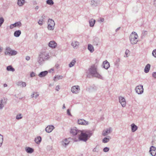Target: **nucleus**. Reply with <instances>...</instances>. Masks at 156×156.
<instances>
[{
    "instance_id": "f257e3e1",
    "label": "nucleus",
    "mask_w": 156,
    "mask_h": 156,
    "mask_svg": "<svg viewBox=\"0 0 156 156\" xmlns=\"http://www.w3.org/2000/svg\"><path fill=\"white\" fill-rule=\"evenodd\" d=\"M80 134L79 135V139L80 141L86 142L92 135V132L89 130L80 131Z\"/></svg>"
},
{
    "instance_id": "f03ea898",
    "label": "nucleus",
    "mask_w": 156,
    "mask_h": 156,
    "mask_svg": "<svg viewBox=\"0 0 156 156\" xmlns=\"http://www.w3.org/2000/svg\"><path fill=\"white\" fill-rule=\"evenodd\" d=\"M88 71L89 73L92 76L100 79L104 80V78L103 76L98 72L97 66L95 65L91 66L89 69Z\"/></svg>"
},
{
    "instance_id": "7ed1b4c3",
    "label": "nucleus",
    "mask_w": 156,
    "mask_h": 156,
    "mask_svg": "<svg viewBox=\"0 0 156 156\" xmlns=\"http://www.w3.org/2000/svg\"><path fill=\"white\" fill-rule=\"evenodd\" d=\"M49 53L46 51H42L39 54L38 59V62L40 64H42L44 62L48 60L50 58Z\"/></svg>"
},
{
    "instance_id": "20e7f679",
    "label": "nucleus",
    "mask_w": 156,
    "mask_h": 156,
    "mask_svg": "<svg viewBox=\"0 0 156 156\" xmlns=\"http://www.w3.org/2000/svg\"><path fill=\"white\" fill-rule=\"evenodd\" d=\"M138 36L135 32H133L129 37L130 42L132 44H135L138 41Z\"/></svg>"
},
{
    "instance_id": "39448f33",
    "label": "nucleus",
    "mask_w": 156,
    "mask_h": 156,
    "mask_svg": "<svg viewBox=\"0 0 156 156\" xmlns=\"http://www.w3.org/2000/svg\"><path fill=\"white\" fill-rule=\"evenodd\" d=\"M47 28L49 30L53 31L55 28V23L52 19H49L48 21Z\"/></svg>"
},
{
    "instance_id": "423d86ee",
    "label": "nucleus",
    "mask_w": 156,
    "mask_h": 156,
    "mask_svg": "<svg viewBox=\"0 0 156 156\" xmlns=\"http://www.w3.org/2000/svg\"><path fill=\"white\" fill-rule=\"evenodd\" d=\"M5 55H14L17 54V52L15 50H12L9 47H6L5 51Z\"/></svg>"
},
{
    "instance_id": "0eeeda50",
    "label": "nucleus",
    "mask_w": 156,
    "mask_h": 156,
    "mask_svg": "<svg viewBox=\"0 0 156 156\" xmlns=\"http://www.w3.org/2000/svg\"><path fill=\"white\" fill-rule=\"evenodd\" d=\"M71 140V138L70 137L63 139L60 142L61 145L63 147H66L69 144Z\"/></svg>"
},
{
    "instance_id": "6e6552de",
    "label": "nucleus",
    "mask_w": 156,
    "mask_h": 156,
    "mask_svg": "<svg viewBox=\"0 0 156 156\" xmlns=\"http://www.w3.org/2000/svg\"><path fill=\"white\" fill-rule=\"evenodd\" d=\"M71 90L73 94H77L80 92V87L78 85L73 86L71 88Z\"/></svg>"
},
{
    "instance_id": "1a4fd4ad",
    "label": "nucleus",
    "mask_w": 156,
    "mask_h": 156,
    "mask_svg": "<svg viewBox=\"0 0 156 156\" xmlns=\"http://www.w3.org/2000/svg\"><path fill=\"white\" fill-rule=\"evenodd\" d=\"M135 91L138 94H141L144 92L143 86L139 85L136 86L135 88Z\"/></svg>"
},
{
    "instance_id": "9d476101",
    "label": "nucleus",
    "mask_w": 156,
    "mask_h": 156,
    "mask_svg": "<svg viewBox=\"0 0 156 156\" xmlns=\"http://www.w3.org/2000/svg\"><path fill=\"white\" fill-rule=\"evenodd\" d=\"M119 101L123 108H124L126 106V99L124 97L119 96Z\"/></svg>"
},
{
    "instance_id": "9b49d317",
    "label": "nucleus",
    "mask_w": 156,
    "mask_h": 156,
    "mask_svg": "<svg viewBox=\"0 0 156 156\" xmlns=\"http://www.w3.org/2000/svg\"><path fill=\"white\" fill-rule=\"evenodd\" d=\"M101 0H91L90 5L93 7H96L100 5Z\"/></svg>"
},
{
    "instance_id": "f8f14e48",
    "label": "nucleus",
    "mask_w": 156,
    "mask_h": 156,
    "mask_svg": "<svg viewBox=\"0 0 156 156\" xmlns=\"http://www.w3.org/2000/svg\"><path fill=\"white\" fill-rule=\"evenodd\" d=\"M77 123L79 125L87 126L89 124L88 121L85 120L83 119H78Z\"/></svg>"
},
{
    "instance_id": "ddd939ff",
    "label": "nucleus",
    "mask_w": 156,
    "mask_h": 156,
    "mask_svg": "<svg viewBox=\"0 0 156 156\" xmlns=\"http://www.w3.org/2000/svg\"><path fill=\"white\" fill-rule=\"evenodd\" d=\"M70 133L73 135H76L80 133V131L77 129L76 127H74L71 128L70 130Z\"/></svg>"
},
{
    "instance_id": "4468645a",
    "label": "nucleus",
    "mask_w": 156,
    "mask_h": 156,
    "mask_svg": "<svg viewBox=\"0 0 156 156\" xmlns=\"http://www.w3.org/2000/svg\"><path fill=\"white\" fill-rule=\"evenodd\" d=\"M7 99L6 98H3L0 100V110L2 109L6 104Z\"/></svg>"
},
{
    "instance_id": "2eb2a0df",
    "label": "nucleus",
    "mask_w": 156,
    "mask_h": 156,
    "mask_svg": "<svg viewBox=\"0 0 156 156\" xmlns=\"http://www.w3.org/2000/svg\"><path fill=\"white\" fill-rule=\"evenodd\" d=\"M112 128H109L103 130L102 135L103 136H105L110 134L112 132Z\"/></svg>"
},
{
    "instance_id": "dca6fc26",
    "label": "nucleus",
    "mask_w": 156,
    "mask_h": 156,
    "mask_svg": "<svg viewBox=\"0 0 156 156\" xmlns=\"http://www.w3.org/2000/svg\"><path fill=\"white\" fill-rule=\"evenodd\" d=\"M57 43L54 41H51L48 44V46L49 47L52 49L55 48L57 46Z\"/></svg>"
},
{
    "instance_id": "f3484780",
    "label": "nucleus",
    "mask_w": 156,
    "mask_h": 156,
    "mask_svg": "<svg viewBox=\"0 0 156 156\" xmlns=\"http://www.w3.org/2000/svg\"><path fill=\"white\" fill-rule=\"evenodd\" d=\"M149 152L152 156H155L156 155V147L151 146L150 147Z\"/></svg>"
},
{
    "instance_id": "a211bd4d",
    "label": "nucleus",
    "mask_w": 156,
    "mask_h": 156,
    "mask_svg": "<svg viewBox=\"0 0 156 156\" xmlns=\"http://www.w3.org/2000/svg\"><path fill=\"white\" fill-rule=\"evenodd\" d=\"M54 128L55 127L53 125H48L45 128V131L48 133H50L53 130Z\"/></svg>"
},
{
    "instance_id": "6ab92c4d",
    "label": "nucleus",
    "mask_w": 156,
    "mask_h": 156,
    "mask_svg": "<svg viewBox=\"0 0 156 156\" xmlns=\"http://www.w3.org/2000/svg\"><path fill=\"white\" fill-rule=\"evenodd\" d=\"M79 45V42L76 41H73L71 44V45L74 49H77L78 48Z\"/></svg>"
},
{
    "instance_id": "aec40b11",
    "label": "nucleus",
    "mask_w": 156,
    "mask_h": 156,
    "mask_svg": "<svg viewBox=\"0 0 156 156\" xmlns=\"http://www.w3.org/2000/svg\"><path fill=\"white\" fill-rule=\"evenodd\" d=\"M130 126L131 128V131L132 132H135L138 129V126L134 123L131 124Z\"/></svg>"
},
{
    "instance_id": "412c9836",
    "label": "nucleus",
    "mask_w": 156,
    "mask_h": 156,
    "mask_svg": "<svg viewBox=\"0 0 156 156\" xmlns=\"http://www.w3.org/2000/svg\"><path fill=\"white\" fill-rule=\"evenodd\" d=\"M16 85L21 87H25L26 86V84L25 82L21 81H19L16 83Z\"/></svg>"
},
{
    "instance_id": "4be33fe9",
    "label": "nucleus",
    "mask_w": 156,
    "mask_h": 156,
    "mask_svg": "<svg viewBox=\"0 0 156 156\" xmlns=\"http://www.w3.org/2000/svg\"><path fill=\"white\" fill-rule=\"evenodd\" d=\"M39 96V93L37 92H33L32 93L30 96L32 98L37 99Z\"/></svg>"
},
{
    "instance_id": "5701e85b",
    "label": "nucleus",
    "mask_w": 156,
    "mask_h": 156,
    "mask_svg": "<svg viewBox=\"0 0 156 156\" xmlns=\"http://www.w3.org/2000/svg\"><path fill=\"white\" fill-rule=\"evenodd\" d=\"M103 66L105 69H107L110 67L109 63L107 60H105L103 62Z\"/></svg>"
},
{
    "instance_id": "b1692460",
    "label": "nucleus",
    "mask_w": 156,
    "mask_h": 156,
    "mask_svg": "<svg viewBox=\"0 0 156 156\" xmlns=\"http://www.w3.org/2000/svg\"><path fill=\"white\" fill-rule=\"evenodd\" d=\"M26 3L25 0H18L17 4L19 7L23 6Z\"/></svg>"
},
{
    "instance_id": "393cba45",
    "label": "nucleus",
    "mask_w": 156,
    "mask_h": 156,
    "mask_svg": "<svg viewBox=\"0 0 156 156\" xmlns=\"http://www.w3.org/2000/svg\"><path fill=\"white\" fill-rule=\"evenodd\" d=\"M111 137L109 136L105 137L102 140V142L104 143H106L108 142L111 139Z\"/></svg>"
},
{
    "instance_id": "a878e982",
    "label": "nucleus",
    "mask_w": 156,
    "mask_h": 156,
    "mask_svg": "<svg viewBox=\"0 0 156 156\" xmlns=\"http://www.w3.org/2000/svg\"><path fill=\"white\" fill-rule=\"evenodd\" d=\"M25 150L29 154H31L34 151V149L29 147H25Z\"/></svg>"
},
{
    "instance_id": "bb28decb",
    "label": "nucleus",
    "mask_w": 156,
    "mask_h": 156,
    "mask_svg": "<svg viewBox=\"0 0 156 156\" xmlns=\"http://www.w3.org/2000/svg\"><path fill=\"white\" fill-rule=\"evenodd\" d=\"M87 49L91 53L93 52L94 51V48L93 46L90 44H88Z\"/></svg>"
},
{
    "instance_id": "cd10ccee",
    "label": "nucleus",
    "mask_w": 156,
    "mask_h": 156,
    "mask_svg": "<svg viewBox=\"0 0 156 156\" xmlns=\"http://www.w3.org/2000/svg\"><path fill=\"white\" fill-rule=\"evenodd\" d=\"M151 68V65L149 64H147L145 66L144 69V72L146 73L149 72Z\"/></svg>"
},
{
    "instance_id": "c85d7f7f",
    "label": "nucleus",
    "mask_w": 156,
    "mask_h": 156,
    "mask_svg": "<svg viewBox=\"0 0 156 156\" xmlns=\"http://www.w3.org/2000/svg\"><path fill=\"white\" fill-rule=\"evenodd\" d=\"M48 72L47 71L42 72H41L38 75L40 77H43L47 75Z\"/></svg>"
},
{
    "instance_id": "c756f323",
    "label": "nucleus",
    "mask_w": 156,
    "mask_h": 156,
    "mask_svg": "<svg viewBox=\"0 0 156 156\" xmlns=\"http://www.w3.org/2000/svg\"><path fill=\"white\" fill-rule=\"evenodd\" d=\"M63 78V77L62 75H56L54 77L53 80L55 81H56L59 80H61Z\"/></svg>"
},
{
    "instance_id": "7c9ffc66",
    "label": "nucleus",
    "mask_w": 156,
    "mask_h": 156,
    "mask_svg": "<svg viewBox=\"0 0 156 156\" xmlns=\"http://www.w3.org/2000/svg\"><path fill=\"white\" fill-rule=\"evenodd\" d=\"M95 22L96 20H95L93 19H90L89 21V25L90 27H93L94 25Z\"/></svg>"
},
{
    "instance_id": "2f4dec72",
    "label": "nucleus",
    "mask_w": 156,
    "mask_h": 156,
    "mask_svg": "<svg viewBox=\"0 0 156 156\" xmlns=\"http://www.w3.org/2000/svg\"><path fill=\"white\" fill-rule=\"evenodd\" d=\"M41 140V138L40 136H37L35 138L34 141L36 143L39 144L40 143Z\"/></svg>"
},
{
    "instance_id": "473e14b6",
    "label": "nucleus",
    "mask_w": 156,
    "mask_h": 156,
    "mask_svg": "<svg viewBox=\"0 0 156 156\" xmlns=\"http://www.w3.org/2000/svg\"><path fill=\"white\" fill-rule=\"evenodd\" d=\"M76 62V58H74L70 63L69 65V67L70 68L73 67L74 66L75 63Z\"/></svg>"
},
{
    "instance_id": "72a5a7b5",
    "label": "nucleus",
    "mask_w": 156,
    "mask_h": 156,
    "mask_svg": "<svg viewBox=\"0 0 156 156\" xmlns=\"http://www.w3.org/2000/svg\"><path fill=\"white\" fill-rule=\"evenodd\" d=\"M21 34V31L20 30H18L15 31L14 33V35L16 37H18Z\"/></svg>"
},
{
    "instance_id": "f704fd0d",
    "label": "nucleus",
    "mask_w": 156,
    "mask_h": 156,
    "mask_svg": "<svg viewBox=\"0 0 156 156\" xmlns=\"http://www.w3.org/2000/svg\"><path fill=\"white\" fill-rule=\"evenodd\" d=\"M6 69L8 71L14 72L15 70V69L13 68L11 66H7Z\"/></svg>"
},
{
    "instance_id": "c9c22d12",
    "label": "nucleus",
    "mask_w": 156,
    "mask_h": 156,
    "mask_svg": "<svg viewBox=\"0 0 156 156\" xmlns=\"http://www.w3.org/2000/svg\"><path fill=\"white\" fill-rule=\"evenodd\" d=\"M99 43V38L98 37H95L93 40V43L95 45H98Z\"/></svg>"
},
{
    "instance_id": "e433bc0d",
    "label": "nucleus",
    "mask_w": 156,
    "mask_h": 156,
    "mask_svg": "<svg viewBox=\"0 0 156 156\" xmlns=\"http://www.w3.org/2000/svg\"><path fill=\"white\" fill-rule=\"evenodd\" d=\"M130 54V51L129 50L126 49L125 52V55L124 57H125L127 58L129 55Z\"/></svg>"
},
{
    "instance_id": "4c0bfd02",
    "label": "nucleus",
    "mask_w": 156,
    "mask_h": 156,
    "mask_svg": "<svg viewBox=\"0 0 156 156\" xmlns=\"http://www.w3.org/2000/svg\"><path fill=\"white\" fill-rule=\"evenodd\" d=\"M4 21V20L3 17L0 14V28Z\"/></svg>"
},
{
    "instance_id": "58836bf2",
    "label": "nucleus",
    "mask_w": 156,
    "mask_h": 156,
    "mask_svg": "<svg viewBox=\"0 0 156 156\" xmlns=\"http://www.w3.org/2000/svg\"><path fill=\"white\" fill-rule=\"evenodd\" d=\"M15 23L16 27L19 28L21 27L22 26V23L20 21L16 22Z\"/></svg>"
},
{
    "instance_id": "ea45409f",
    "label": "nucleus",
    "mask_w": 156,
    "mask_h": 156,
    "mask_svg": "<svg viewBox=\"0 0 156 156\" xmlns=\"http://www.w3.org/2000/svg\"><path fill=\"white\" fill-rule=\"evenodd\" d=\"M23 117V115L22 114H18L16 116V119L17 120H19L22 118Z\"/></svg>"
},
{
    "instance_id": "a19ab883",
    "label": "nucleus",
    "mask_w": 156,
    "mask_h": 156,
    "mask_svg": "<svg viewBox=\"0 0 156 156\" xmlns=\"http://www.w3.org/2000/svg\"><path fill=\"white\" fill-rule=\"evenodd\" d=\"M3 141V135L0 134V147H1Z\"/></svg>"
},
{
    "instance_id": "79ce46f5",
    "label": "nucleus",
    "mask_w": 156,
    "mask_h": 156,
    "mask_svg": "<svg viewBox=\"0 0 156 156\" xmlns=\"http://www.w3.org/2000/svg\"><path fill=\"white\" fill-rule=\"evenodd\" d=\"M46 3L49 5H52L54 4V2L52 0H47Z\"/></svg>"
},
{
    "instance_id": "37998d69",
    "label": "nucleus",
    "mask_w": 156,
    "mask_h": 156,
    "mask_svg": "<svg viewBox=\"0 0 156 156\" xmlns=\"http://www.w3.org/2000/svg\"><path fill=\"white\" fill-rule=\"evenodd\" d=\"M152 56L155 58H156V49H154L152 52Z\"/></svg>"
},
{
    "instance_id": "c03bdc74",
    "label": "nucleus",
    "mask_w": 156,
    "mask_h": 156,
    "mask_svg": "<svg viewBox=\"0 0 156 156\" xmlns=\"http://www.w3.org/2000/svg\"><path fill=\"white\" fill-rule=\"evenodd\" d=\"M38 23L40 26H42L44 23V21L42 20H39V21L38 22Z\"/></svg>"
},
{
    "instance_id": "a18cd8bd",
    "label": "nucleus",
    "mask_w": 156,
    "mask_h": 156,
    "mask_svg": "<svg viewBox=\"0 0 156 156\" xmlns=\"http://www.w3.org/2000/svg\"><path fill=\"white\" fill-rule=\"evenodd\" d=\"M16 27V25L15 24V23L11 24L9 26V28H10V29H12L14 27Z\"/></svg>"
},
{
    "instance_id": "49530a36",
    "label": "nucleus",
    "mask_w": 156,
    "mask_h": 156,
    "mask_svg": "<svg viewBox=\"0 0 156 156\" xmlns=\"http://www.w3.org/2000/svg\"><path fill=\"white\" fill-rule=\"evenodd\" d=\"M109 148L108 147H105L104 148L103 151L105 152H107L109 151Z\"/></svg>"
},
{
    "instance_id": "de8ad7c7",
    "label": "nucleus",
    "mask_w": 156,
    "mask_h": 156,
    "mask_svg": "<svg viewBox=\"0 0 156 156\" xmlns=\"http://www.w3.org/2000/svg\"><path fill=\"white\" fill-rule=\"evenodd\" d=\"M73 139V141L74 142H78L80 141V140L79 139V136H78V139L74 138L73 139Z\"/></svg>"
},
{
    "instance_id": "09e8293b",
    "label": "nucleus",
    "mask_w": 156,
    "mask_h": 156,
    "mask_svg": "<svg viewBox=\"0 0 156 156\" xmlns=\"http://www.w3.org/2000/svg\"><path fill=\"white\" fill-rule=\"evenodd\" d=\"M93 151L94 152H98V148L97 146H96L93 150Z\"/></svg>"
},
{
    "instance_id": "8fccbe9b",
    "label": "nucleus",
    "mask_w": 156,
    "mask_h": 156,
    "mask_svg": "<svg viewBox=\"0 0 156 156\" xmlns=\"http://www.w3.org/2000/svg\"><path fill=\"white\" fill-rule=\"evenodd\" d=\"M70 110L69 109H68L67 110V114L69 116H72V115L70 112Z\"/></svg>"
},
{
    "instance_id": "3c124183",
    "label": "nucleus",
    "mask_w": 156,
    "mask_h": 156,
    "mask_svg": "<svg viewBox=\"0 0 156 156\" xmlns=\"http://www.w3.org/2000/svg\"><path fill=\"white\" fill-rule=\"evenodd\" d=\"M35 76V74L33 72H32L30 73V76L31 77H33Z\"/></svg>"
},
{
    "instance_id": "603ef678",
    "label": "nucleus",
    "mask_w": 156,
    "mask_h": 156,
    "mask_svg": "<svg viewBox=\"0 0 156 156\" xmlns=\"http://www.w3.org/2000/svg\"><path fill=\"white\" fill-rule=\"evenodd\" d=\"M60 89V87L59 86L57 85V86H56V87H55V90L57 91H58Z\"/></svg>"
},
{
    "instance_id": "864d4df0",
    "label": "nucleus",
    "mask_w": 156,
    "mask_h": 156,
    "mask_svg": "<svg viewBox=\"0 0 156 156\" xmlns=\"http://www.w3.org/2000/svg\"><path fill=\"white\" fill-rule=\"evenodd\" d=\"M152 76L153 77L155 78H156V72H153L152 73Z\"/></svg>"
},
{
    "instance_id": "5fc2aeb1",
    "label": "nucleus",
    "mask_w": 156,
    "mask_h": 156,
    "mask_svg": "<svg viewBox=\"0 0 156 156\" xmlns=\"http://www.w3.org/2000/svg\"><path fill=\"white\" fill-rule=\"evenodd\" d=\"M39 8V7L38 6H36L35 7L34 9L36 11L38 10Z\"/></svg>"
},
{
    "instance_id": "6e6d98bb",
    "label": "nucleus",
    "mask_w": 156,
    "mask_h": 156,
    "mask_svg": "<svg viewBox=\"0 0 156 156\" xmlns=\"http://www.w3.org/2000/svg\"><path fill=\"white\" fill-rule=\"evenodd\" d=\"M54 70V69H51L49 70V72L50 73H52Z\"/></svg>"
},
{
    "instance_id": "4d7b16f0",
    "label": "nucleus",
    "mask_w": 156,
    "mask_h": 156,
    "mask_svg": "<svg viewBox=\"0 0 156 156\" xmlns=\"http://www.w3.org/2000/svg\"><path fill=\"white\" fill-rule=\"evenodd\" d=\"M26 59L28 61L30 59V57L29 56H27L26 58Z\"/></svg>"
},
{
    "instance_id": "13d9d810",
    "label": "nucleus",
    "mask_w": 156,
    "mask_h": 156,
    "mask_svg": "<svg viewBox=\"0 0 156 156\" xmlns=\"http://www.w3.org/2000/svg\"><path fill=\"white\" fill-rule=\"evenodd\" d=\"M153 4L156 7V0H154Z\"/></svg>"
},
{
    "instance_id": "bf43d9fd",
    "label": "nucleus",
    "mask_w": 156,
    "mask_h": 156,
    "mask_svg": "<svg viewBox=\"0 0 156 156\" xmlns=\"http://www.w3.org/2000/svg\"><path fill=\"white\" fill-rule=\"evenodd\" d=\"M3 50V48L0 46V53Z\"/></svg>"
},
{
    "instance_id": "052dcab7",
    "label": "nucleus",
    "mask_w": 156,
    "mask_h": 156,
    "mask_svg": "<svg viewBox=\"0 0 156 156\" xmlns=\"http://www.w3.org/2000/svg\"><path fill=\"white\" fill-rule=\"evenodd\" d=\"M59 66V65L58 64H56L55 66V67L56 68H58Z\"/></svg>"
},
{
    "instance_id": "680f3d73",
    "label": "nucleus",
    "mask_w": 156,
    "mask_h": 156,
    "mask_svg": "<svg viewBox=\"0 0 156 156\" xmlns=\"http://www.w3.org/2000/svg\"><path fill=\"white\" fill-rule=\"evenodd\" d=\"M104 21V19L103 18H101L100 20V21L101 22H103Z\"/></svg>"
},
{
    "instance_id": "e2e57ef3",
    "label": "nucleus",
    "mask_w": 156,
    "mask_h": 156,
    "mask_svg": "<svg viewBox=\"0 0 156 156\" xmlns=\"http://www.w3.org/2000/svg\"><path fill=\"white\" fill-rule=\"evenodd\" d=\"M66 108V106H65V104H63V106H62V109H64Z\"/></svg>"
},
{
    "instance_id": "0e129e2a",
    "label": "nucleus",
    "mask_w": 156,
    "mask_h": 156,
    "mask_svg": "<svg viewBox=\"0 0 156 156\" xmlns=\"http://www.w3.org/2000/svg\"><path fill=\"white\" fill-rule=\"evenodd\" d=\"M3 87H7L8 85H7V84L6 83H4L3 85Z\"/></svg>"
},
{
    "instance_id": "69168bd1",
    "label": "nucleus",
    "mask_w": 156,
    "mask_h": 156,
    "mask_svg": "<svg viewBox=\"0 0 156 156\" xmlns=\"http://www.w3.org/2000/svg\"><path fill=\"white\" fill-rule=\"evenodd\" d=\"M120 27H118V28L116 30H115V31L116 32H117V31L119 30L120 29Z\"/></svg>"
},
{
    "instance_id": "338daca9",
    "label": "nucleus",
    "mask_w": 156,
    "mask_h": 156,
    "mask_svg": "<svg viewBox=\"0 0 156 156\" xmlns=\"http://www.w3.org/2000/svg\"><path fill=\"white\" fill-rule=\"evenodd\" d=\"M143 33H144L145 34H147V31H145L143 32Z\"/></svg>"
}]
</instances>
